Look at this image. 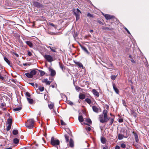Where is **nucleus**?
I'll use <instances>...</instances> for the list:
<instances>
[{"label": "nucleus", "mask_w": 149, "mask_h": 149, "mask_svg": "<svg viewBox=\"0 0 149 149\" xmlns=\"http://www.w3.org/2000/svg\"><path fill=\"white\" fill-rule=\"evenodd\" d=\"M108 111L105 109L102 112V114L99 116V119L100 122L102 123H106L110 119L107 116Z\"/></svg>", "instance_id": "obj_1"}, {"label": "nucleus", "mask_w": 149, "mask_h": 149, "mask_svg": "<svg viewBox=\"0 0 149 149\" xmlns=\"http://www.w3.org/2000/svg\"><path fill=\"white\" fill-rule=\"evenodd\" d=\"M35 121L33 119H30L27 120L25 123V126L29 129H31L33 127Z\"/></svg>", "instance_id": "obj_2"}, {"label": "nucleus", "mask_w": 149, "mask_h": 149, "mask_svg": "<svg viewBox=\"0 0 149 149\" xmlns=\"http://www.w3.org/2000/svg\"><path fill=\"white\" fill-rule=\"evenodd\" d=\"M51 143L53 146H56L59 145L60 141L54 138V137H52L51 140Z\"/></svg>", "instance_id": "obj_3"}, {"label": "nucleus", "mask_w": 149, "mask_h": 149, "mask_svg": "<svg viewBox=\"0 0 149 149\" xmlns=\"http://www.w3.org/2000/svg\"><path fill=\"white\" fill-rule=\"evenodd\" d=\"M19 142V140L17 138H15L13 140V143L11 144L10 147V149H11L13 147L17 146Z\"/></svg>", "instance_id": "obj_4"}, {"label": "nucleus", "mask_w": 149, "mask_h": 149, "mask_svg": "<svg viewBox=\"0 0 149 149\" xmlns=\"http://www.w3.org/2000/svg\"><path fill=\"white\" fill-rule=\"evenodd\" d=\"M44 57L49 62H51L53 61V58L50 55H45Z\"/></svg>", "instance_id": "obj_5"}, {"label": "nucleus", "mask_w": 149, "mask_h": 149, "mask_svg": "<svg viewBox=\"0 0 149 149\" xmlns=\"http://www.w3.org/2000/svg\"><path fill=\"white\" fill-rule=\"evenodd\" d=\"M33 3V5L34 6L37 8H42L43 7V5L40 3L34 1L32 2Z\"/></svg>", "instance_id": "obj_6"}, {"label": "nucleus", "mask_w": 149, "mask_h": 149, "mask_svg": "<svg viewBox=\"0 0 149 149\" xmlns=\"http://www.w3.org/2000/svg\"><path fill=\"white\" fill-rule=\"evenodd\" d=\"M73 12L75 15H79L81 13V11L78 8H77L76 10H74Z\"/></svg>", "instance_id": "obj_7"}, {"label": "nucleus", "mask_w": 149, "mask_h": 149, "mask_svg": "<svg viewBox=\"0 0 149 149\" xmlns=\"http://www.w3.org/2000/svg\"><path fill=\"white\" fill-rule=\"evenodd\" d=\"M92 92L95 96H97V97H98L99 96V93L95 89H93L92 90Z\"/></svg>", "instance_id": "obj_8"}, {"label": "nucleus", "mask_w": 149, "mask_h": 149, "mask_svg": "<svg viewBox=\"0 0 149 149\" xmlns=\"http://www.w3.org/2000/svg\"><path fill=\"white\" fill-rule=\"evenodd\" d=\"M105 18L107 19H111L113 18V16L112 15H111L108 14H105V15L103 14Z\"/></svg>", "instance_id": "obj_9"}, {"label": "nucleus", "mask_w": 149, "mask_h": 149, "mask_svg": "<svg viewBox=\"0 0 149 149\" xmlns=\"http://www.w3.org/2000/svg\"><path fill=\"white\" fill-rule=\"evenodd\" d=\"M42 82L46 84L47 85H49L50 84L51 81H48L47 79H45L42 80Z\"/></svg>", "instance_id": "obj_10"}, {"label": "nucleus", "mask_w": 149, "mask_h": 149, "mask_svg": "<svg viewBox=\"0 0 149 149\" xmlns=\"http://www.w3.org/2000/svg\"><path fill=\"white\" fill-rule=\"evenodd\" d=\"M49 71L50 72L51 75L52 76H54L56 74L55 71L51 68H49Z\"/></svg>", "instance_id": "obj_11"}, {"label": "nucleus", "mask_w": 149, "mask_h": 149, "mask_svg": "<svg viewBox=\"0 0 149 149\" xmlns=\"http://www.w3.org/2000/svg\"><path fill=\"white\" fill-rule=\"evenodd\" d=\"M80 47L81 49H82L83 51H84L86 53L88 54H90L89 52H88V50H87V49L86 47L81 45H80Z\"/></svg>", "instance_id": "obj_12"}, {"label": "nucleus", "mask_w": 149, "mask_h": 149, "mask_svg": "<svg viewBox=\"0 0 149 149\" xmlns=\"http://www.w3.org/2000/svg\"><path fill=\"white\" fill-rule=\"evenodd\" d=\"M92 109L93 111L94 112L96 113H98L100 108L97 107L95 106H93L92 107Z\"/></svg>", "instance_id": "obj_13"}, {"label": "nucleus", "mask_w": 149, "mask_h": 149, "mask_svg": "<svg viewBox=\"0 0 149 149\" xmlns=\"http://www.w3.org/2000/svg\"><path fill=\"white\" fill-rule=\"evenodd\" d=\"M6 125L7 126L6 130L8 131L9 130V117L7 119V122L6 124Z\"/></svg>", "instance_id": "obj_14"}, {"label": "nucleus", "mask_w": 149, "mask_h": 149, "mask_svg": "<svg viewBox=\"0 0 149 149\" xmlns=\"http://www.w3.org/2000/svg\"><path fill=\"white\" fill-rule=\"evenodd\" d=\"M25 42L30 47H33V44L30 41H26Z\"/></svg>", "instance_id": "obj_15"}, {"label": "nucleus", "mask_w": 149, "mask_h": 149, "mask_svg": "<svg viewBox=\"0 0 149 149\" xmlns=\"http://www.w3.org/2000/svg\"><path fill=\"white\" fill-rule=\"evenodd\" d=\"M30 75L32 77L33 75H35L36 73V71L35 70H31L29 73Z\"/></svg>", "instance_id": "obj_16"}, {"label": "nucleus", "mask_w": 149, "mask_h": 149, "mask_svg": "<svg viewBox=\"0 0 149 149\" xmlns=\"http://www.w3.org/2000/svg\"><path fill=\"white\" fill-rule=\"evenodd\" d=\"M113 88L115 91V92L117 94H118L119 93V91L118 89L115 86L114 84L113 85Z\"/></svg>", "instance_id": "obj_17"}, {"label": "nucleus", "mask_w": 149, "mask_h": 149, "mask_svg": "<svg viewBox=\"0 0 149 149\" xmlns=\"http://www.w3.org/2000/svg\"><path fill=\"white\" fill-rule=\"evenodd\" d=\"M70 146L71 147H72L74 146V142L72 139H70L69 142Z\"/></svg>", "instance_id": "obj_18"}, {"label": "nucleus", "mask_w": 149, "mask_h": 149, "mask_svg": "<svg viewBox=\"0 0 149 149\" xmlns=\"http://www.w3.org/2000/svg\"><path fill=\"white\" fill-rule=\"evenodd\" d=\"M78 120L80 122H82L84 120V118L82 116H79Z\"/></svg>", "instance_id": "obj_19"}, {"label": "nucleus", "mask_w": 149, "mask_h": 149, "mask_svg": "<svg viewBox=\"0 0 149 149\" xmlns=\"http://www.w3.org/2000/svg\"><path fill=\"white\" fill-rule=\"evenodd\" d=\"M79 97L80 99L83 100L85 98V96L84 94H80L79 95Z\"/></svg>", "instance_id": "obj_20"}, {"label": "nucleus", "mask_w": 149, "mask_h": 149, "mask_svg": "<svg viewBox=\"0 0 149 149\" xmlns=\"http://www.w3.org/2000/svg\"><path fill=\"white\" fill-rule=\"evenodd\" d=\"M124 137V136L123 135L120 134H118V138L119 140H121L123 139Z\"/></svg>", "instance_id": "obj_21"}, {"label": "nucleus", "mask_w": 149, "mask_h": 149, "mask_svg": "<svg viewBox=\"0 0 149 149\" xmlns=\"http://www.w3.org/2000/svg\"><path fill=\"white\" fill-rule=\"evenodd\" d=\"M18 133V130L16 129H14L12 131V134L14 135H16Z\"/></svg>", "instance_id": "obj_22"}, {"label": "nucleus", "mask_w": 149, "mask_h": 149, "mask_svg": "<svg viewBox=\"0 0 149 149\" xmlns=\"http://www.w3.org/2000/svg\"><path fill=\"white\" fill-rule=\"evenodd\" d=\"M27 99L29 103L30 104H32L33 103V99L28 98V97L27 98Z\"/></svg>", "instance_id": "obj_23"}, {"label": "nucleus", "mask_w": 149, "mask_h": 149, "mask_svg": "<svg viewBox=\"0 0 149 149\" xmlns=\"http://www.w3.org/2000/svg\"><path fill=\"white\" fill-rule=\"evenodd\" d=\"M85 101L89 104H90L91 102V100L88 98H86L85 99Z\"/></svg>", "instance_id": "obj_24"}, {"label": "nucleus", "mask_w": 149, "mask_h": 149, "mask_svg": "<svg viewBox=\"0 0 149 149\" xmlns=\"http://www.w3.org/2000/svg\"><path fill=\"white\" fill-rule=\"evenodd\" d=\"M113 116L114 118H110V122L109 123V124L110 125H112L114 121V116L113 115Z\"/></svg>", "instance_id": "obj_25"}, {"label": "nucleus", "mask_w": 149, "mask_h": 149, "mask_svg": "<svg viewBox=\"0 0 149 149\" xmlns=\"http://www.w3.org/2000/svg\"><path fill=\"white\" fill-rule=\"evenodd\" d=\"M85 121L87 122L89 124H91L92 123V122L91 120L90 119H85Z\"/></svg>", "instance_id": "obj_26"}, {"label": "nucleus", "mask_w": 149, "mask_h": 149, "mask_svg": "<svg viewBox=\"0 0 149 149\" xmlns=\"http://www.w3.org/2000/svg\"><path fill=\"white\" fill-rule=\"evenodd\" d=\"M80 67H83V65L82 64L79 62H77L75 63Z\"/></svg>", "instance_id": "obj_27"}, {"label": "nucleus", "mask_w": 149, "mask_h": 149, "mask_svg": "<svg viewBox=\"0 0 149 149\" xmlns=\"http://www.w3.org/2000/svg\"><path fill=\"white\" fill-rule=\"evenodd\" d=\"M22 109V107H19L13 109V110L14 111H19Z\"/></svg>", "instance_id": "obj_28"}, {"label": "nucleus", "mask_w": 149, "mask_h": 149, "mask_svg": "<svg viewBox=\"0 0 149 149\" xmlns=\"http://www.w3.org/2000/svg\"><path fill=\"white\" fill-rule=\"evenodd\" d=\"M65 139L66 142H68L69 141V136L68 135L65 134Z\"/></svg>", "instance_id": "obj_29"}, {"label": "nucleus", "mask_w": 149, "mask_h": 149, "mask_svg": "<svg viewBox=\"0 0 149 149\" xmlns=\"http://www.w3.org/2000/svg\"><path fill=\"white\" fill-rule=\"evenodd\" d=\"M54 106V104L52 103L50 104H48V107L50 109H52Z\"/></svg>", "instance_id": "obj_30"}, {"label": "nucleus", "mask_w": 149, "mask_h": 149, "mask_svg": "<svg viewBox=\"0 0 149 149\" xmlns=\"http://www.w3.org/2000/svg\"><path fill=\"white\" fill-rule=\"evenodd\" d=\"M39 72L40 73V75L41 76H42L44 75L45 74V72L44 71L42 70H39Z\"/></svg>", "instance_id": "obj_31"}, {"label": "nucleus", "mask_w": 149, "mask_h": 149, "mask_svg": "<svg viewBox=\"0 0 149 149\" xmlns=\"http://www.w3.org/2000/svg\"><path fill=\"white\" fill-rule=\"evenodd\" d=\"M101 142L103 144H104L106 142V140L104 138H101Z\"/></svg>", "instance_id": "obj_32"}, {"label": "nucleus", "mask_w": 149, "mask_h": 149, "mask_svg": "<svg viewBox=\"0 0 149 149\" xmlns=\"http://www.w3.org/2000/svg\"><path fill=\"white\" fill-rule=\"evenodd\" d=\"M25 75L28 78H32V76L30 75L29 73H26Z\"/></svg>", "instance_id": "obj_33"}, {"label": "nucleus", "mask_w": 149, "mask_h": 149, "mask_svg": "<svg viewBox=\"0 0 149 149\" xmlns=\"http://www.w3.org/2000/svg\"><path fill=\"white\" fill-rule=\"evenodd\" d=\"M4 60L9 65V61L8 59L6 57H4Z\"/></svg>", "instance_id": "obj_34"}, {"label": "nucleus", "mask_w": 149, "mask_h": 149, "mask_svg": "<svg viewBox=\"0 0 149 149\" xmlns=\"http://www.w3.org/2000/svg\"><path fill=\"white\" fill-rule=\"evenodd\" d=\"M13 122V120L12 117H10V129L11 128V125Z\"/></svg>", "instance_id": "obj_35"}, {"label": "nucleus", "mask_w": 149, "mask_h": 149, "mask_svg": "<svg viewBox=\"0 0 149 149\" xmlns=\"http://www.w3.org/2000/svg\"><path fill=\"white\" fill-rule=\"evenodd\" d=\"M49 24L50 26H52L54 27L55 28H56V25H54L53 24L49 22Z\"/></svg>", "instance_id": "obj_36"}, {"label": "nucleus", "mask_w": 149, "mask_h": 149, "mask_svg": "<svg viewBox=\"0 0 149 149\" xmlns=\"http://www.w3.org/2000/svg\"><path fill=\"white\" fill-rule=\"evenodd\" d=\"M102 29H104V30L109 29V30H111L113 29L112 28H108V27H105L103 28H102Z\"/></svg>", "instance_id": "obj_37"}, {"label": "nucleus", "mask_w": 149, "mask_h": 149, "mask_svg": "<svg viewBox=\"0 0 149 149\" xmlns=\"http://www.w3.org/2000/svg\"><path fill=\"white\" fill-rule=\"evenodd\" d=\"M44 87H39V90L41 92L43 91L44 90Z\"/></svg>", "instance_id": "obj_38"}, {"label": "nucleus", "mask_w": 149, "mask_h": 149, "mask_svg": "<svg viewBox=\"0 0 149 149\" xmlns=\"http://www.w3.org/2000/svg\"><path fill=\"white\" fill-rule=\"evenodd\" d=\"M132 133L134 134L135 138H138V136L137 134L136 133H135L133 131L132 132Z\"/></svg>", "instance_id": "obj_39"}, {"label": "nucleus", "mask_w": 149, "mask_h": 149, "mask_svg": "<svg viewBox=\"0 0 149 149\" xmlns=\"http://www.w3.org/2000/svg\"><path fill=\"white\" fill-rule=\"evenodd\" d=\"M116 76H117L112 75L111 76V78L112 80H114L115 79Z\"/></svg>", "instance_id": "obj_40"}, {"label": "nucleus", "mask_w": 149, "mask_h": 149, "mask_svg": "<svg viewBox=\"0 0 149 149\" xmlns=\"http://www.w3.org/2000/svg\"><path fill=\"white\" fill-rule=\"evenodd\" d=\"M87 16L88 17H93V15L91 14H90V13H88L87 14Z\"/></svg>", "instance_id": "obj_41"}, {"label": "nucleus", "mask_w": 149, "mask_h": 149, "mask_svg": "<svg viewBox=\"0 0 149 149\" xmlns=\"http://www.w3.org/2000/svg\"><path fill=\"white\" fill-rule=\"evenodd\" d=\"M61 125H66L65 123L62 120H61Z\"/></svg>", "instance_id": "obj_42"}, {"label": "nucleus", "mask_w": 149, "mask_h": 149, "mask_svg": "<svg viewBox=\"0 0 149 149\" xmlns=\"http://www.w3.org/2000/svg\"><path fill=\"white\" fill-rule=\"evenodd\" d=\"M59 65L60 68L63 70L64 68L63 65V64H61L60 63H59Z\"/></svg>", "instance_id": "obj_43"}, {"label": "nucleus", "mask_w": 149, "mask_h": 149, "mask_svg": "<svg viewBox=\"0 0 149 149\" xmlns=\"http://www.w3.org/2000/svg\"><path fill=\"white\" fill-rule=\"evenodd\" d=\"M120 146L122 148H125V147H126V145L124 143L121 144L120 145Z\"/></svg>", "instance_id": "obj_44"}, {"label": "nucleus", "mask_w": 149, "mask_h": 149, "mask_svg": "<svg viewBox=\"0 0 149 149\" xmlns=\"http://www.w3.org/2000/svg\"><path fill=\"white\" fill-rule=\"evenodd\" d=\"M26 96H27L29 97H30L31 96V95H30V93L28 92H26Z\"/></svg>", "instance_id": "obj_45"}, {"label": "nucleus", "mask_w": 149, "mask_h": 149, "mask_svg": "<svg viewBox=\"0 0 149 149\" xmlns=\"http://www.w3.org/2000/svg\"><path fill=\"white\" fill-rule=\"evenodd\" d=\"M76 17V21H77L80 18L79 15H75Z\"/></svg>", "instance_id": "obj_46"}, {"label": "nucleus", "mask_w": 149, "mask_h": 149, "mask_svg": "<svg viewBox=\"0 0 149 149\" xmlns=\"http://www.w3.org/2000/svg\"><path fill=\"white\" fill-rule=\"evenodd\" d=\"M4 104H3V103H2L1 104V107L2 108H3V110H5V108L4 109V108H3V107H4Z\"/></svg>", "instance_id": "obj_47"}, {"label": "nucleus", "mask_w": 149, "mask_h": 149, "mask_svg": "<svg viewBox=\"0 0 149 149\" xmlns=\"http://www.w3.org/2000/svg\"><path fill=\"white\" fill-rule=\"evenodd\" d=\"M50 47V49L51 51H52L54 52H56V50L55 49L52 48H53L52 47Z\"/></svg>", "instance_id": "obj_48"}, {"label": "nucleus", "mask_w": 149, "mask_h": 149, "mask_svg": "<svg viewBox=\"0 0 149 149\" xmlns=\"http://www.w3.org/2000/svg\"><path fill=\"white\" fill-rule=\"evenodd\" d=\"M87 131H90L91 130V128L90 127H88L86 128Z\"/></svg>", "instance_id": "obj_49"}, {"label": "nucleus", "mask_w": 149, "mask_h": 149, "mask_svg": "<svg viewBox=\"0 0 149 149\" xmlns=\"http://www.w3.org/2000/svg\"><path fill=\"white\" fill-rule=\"evenodd\" d=\"M76 88V90H77V91H79L80 90V89L81 88L80 87H78V86H77L75 88Z\"/></svg>", "instance_id": "obj_50"}, {"label": "nucleus", "mask_w": 149, "mask_h": 149, "mask_svg": "<svg viewBox=\"0 0 149 149\" xmlns=\"http://www.w3.org/2000/svg\"><path fill=\"white\" fill-rule=\"evenodd\" d=\"M123 119L122 118H120L118 120V122L119 123H122L123 121Z\"/></svg>", "instance_id": "obj_51"}, {"label": "nucleus", "mask_w": 149, "mask_h": 149, "mask_svg": "<svg viewBox=\"0 0 149 149\" xmlns=\"http://www.w3.org/2000/svg\"><path fill=\"white\" fill-rule=\"evenodd\" d=\"M28 55L29 56H31L32 55V54L29 51L28 52Z\"/></svg>", "instance_id": "obj_52"}, {"label": "nucleus", "mask_w": 149, "mask_h": 149, "mask_svg": "<svg viewBox=\"0 0 149 149\" xmlns=\"http://www.w3.org/2000/svg\"><path fill=\"white\" fill-rule=\"evenodd\" d=\"M122 102H123V105L124 106H126V103L125 102V101L124 100H122Z\"/></svg>", "instance_id": "obj_53"}, {"label": "nucleus", "mask_w": 149, "mask_h": 149, "mask_svg": "<svg viewBox=\"0 0 149 149\" xmlns=\"http://www.w3.org/2000/svg\"><path fill=\"white\" fill-rule=\"evenodd\" d=\"M124 29H125V30L129 34H130V32H129V31H128V30L127 29V28H126V27H125L124 28Z\"/></svg>", "instance_id": "obj_54"}, {"label": "nucleus", "mask_w": 149, "mask_h": 149, "mask_svg": "<svg viewBox=\"0 0 149 149\" xmlns=\"http://www.w3.org/2000/svg\"><path fill=\"white\" fill-rule=\"evenodd\" d=\"M135 141L136 142L138 143L139 141V140L138 138H135Z\"/></svg>", "instance_id": "obj_55"}, {"label": "nucleus", "mask_w": 149, "mask_h": 149, "mask_svg": "<svg viewBox=\"0 0 149 149\" xmlns=\"http://www.w3.org/2000/svg\"><path fill=\"white\" fill-rule=\"evenodd\" d=\"M120 147L118 146H116L115 148V149H119Z\"/></svg>", "instance_id": "obj_56"}, {"label": "nucleus", "mask_w": 149, "mask_h": 149, "mask_svg": "<svg viewBox=\"0 0 149 149\" xmlns=\"http://www.w3.org/2000/svg\"><path fill=\"white\" fill-rule=\"evenodd\" d=\"M0 79H1L2 80H3L4 79V77L1 76L0 74Z\"/></svg>", "instance_id": "obj_57"}, {"label": "nucleus", "mask_w": 149, "mask_h": 149, "mask_svg": "<svg viewBox=\"0 0 149 149\" xmlns=\"http://www.w3.org/2000/svg\"><path fill=\"white\" fill-rule=\"evenodd\" d=\"M98 22L100 24H103V23L102 22H101L100 21V20H98Z\"/></svg>", "instance_id": "obj_58"}, {"label": "nucleus", "mask_w": 149, "mask_h": 149, "mask_svg": "<svg viewBox=\"0 0 149 149\" xmlns=\"http://www.w3.org/2000/svg\"><path fill=\"white\" fill-rule=\"evenodd\" d=\"M0 68H1L2 70L3 69V67L1 65V64H0Z\"/></svg>", "instance_id": "obj_59"}, {"label": "nucleus", "mask_w": 149, "mask_h": 149, "mask_svg": "<svg viewBox=\"0 0 149 149\" xmlns=\"http://www.w3.org/2000/svg\"><path fill=\"white\" fill-rule=\"evenodd\" d=\"M103 149H108V147L107 146L104 147L103 148Z\"/></svg>", "instance_id": "obj_60"}, {"label": "nucleus", "mask_w": 149, "mask_h": 149, "mask_svg": "<svg viewBox=\"0 0 149 149\" xmlns=\"http://www.w3.org/2000/svg\"><path fill=\"white\" fill-rule=\"evenodd\" d=\"M6 116H8V117L9 116V114L8 113H6L5 114Z\"/></svg>", "instance_id": "obj_61"}, {"label": "nucleus", "mask_w": 149, "mask_h": 149, "mask_svg": "<svg viewBox=\"0 0 149 149\" xmlns=\"http://www.w3.org/2000/svg\"><path fill=\"white\" fill-rule=\"evenodd\" d=\"M30 84L32 86L34 87L35 84L33 83H30Z\"/></svg>", "instance_id": "obj_62"}, {"label": "nucleus", "mask_w": 149, "mask_h": 149, "mask_svg": "<svg viewBox=\"0 0 149 149\" xmlns=\"http://www.w3.org/2000/svg\"><path fill=\"white\" fill-rule=\"evenodd\" d=\"M131 61L132 63H134L135 62V61L133 59H132L131 60Z\"/></svg>", "instance_id": "obj_63"}, {"label": "nucleus", "mask_w": 149, "mask_h": 149, "mask_svg": "<svg viewBox=\"0 0 149 149\" xmlns=\"http://www.w3.org/2000/svg\"><path fill=\"white\" fill-rule=\"evenodd\" d=\"M70 104L71 105H72L73 104V103L71 102H70Z\"/></svg>", "instance_id": "obj_64"}]
</instances>
